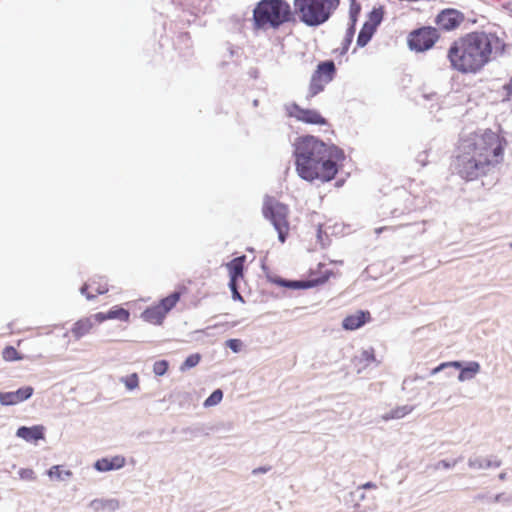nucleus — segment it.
<instances>
[{"instance_id":"423d86ee","label":"nucleus","mask_w":512,"mask_h":512,"mask_svg":"<svg viewBox=\"0 0 512 512\" xmlns=\"http://www.w3.org/2000/svg\"><path fill=\"white\" fill-rule=\"evenodd\" d=\"M185 288L179 291H174L167 297L161 299L157 304L146 308L141 318L153 325H162L167 314L177 305Z\"/></svg>"},{"instance_id":"20e7f679","label":"nucleus","mask_w":512,"mask_h":512,"mask_svg":"<svg viewBox=\"0 0 512 512\" xmlns=\"http://www.w3.org/2000/svg\"><path fill=\"white\" fill-rule=\"evenodd\" d=\"M294 20L291 6L285 0H261L253 9V30H277Z\"/></svg>"},{"instance_id":"c85d7f7f","label":"nucleus","mask_w":512,"mask_h":512,"mask_svg":"<svg viewBox=\"0 0 512 512\" xmlns=\"http://www.w3.org/2000/svg\"><path fill=\"white\" fill-rule=\"evenodd\" d=\"M200 360H201V356L198 353L189 355L186 358V360L184 361V363L182 364L181 370L184 371L186 369H190L192 367H195L196 365H198Z\"/></svg>"},{"instance_id":"4be33fe9","label":"nucleus","mask_w":512,"mask_h":512,"mask_svg":"<svg viewBox=\"0 0 512 512\" xmlns=\"http://www.w3.org/2000/svg\"><path fill=\"white\" fill-rule=\"evenodd\" d=\"M47 475L52 480L65 481L73 476V472L70 469H66L63 465H54L47 471Z\"/></svg>"},{"instance_id":"37998d69","label":"nucleus","mask_w":512,"mask_h":512,"mask_svg":"<svg viewBox=\"0 0 512 512\" xmlns=\"http://www.w3.org/2000/svg\"><path fill=\"white\" fill-rule=\"evenodd\" d=\"M397 212V209L395 210H389V213L392 214V217H396L394 214Z\"/></svg>"},{"instance_id":"e433bc0d","label":"nucleus","mask_w":512,"mask_h":512,"mask_svg":"<svg viewBox=\"0 0 512 512\" xmlns=\"http://www.w3.org/2000/svg\"><path fill=\"white\" fill-rule=\"evenodd\" d=\"M410 410H406V408H398L396 409L394 412H393V416L392 417H403L404 415H406Z\"/></svg>"},{"instance_id":"f704fd0d","label":"nucleus","mask_w":512,"mask_h":512,"mask_svg":"<svg viewBox=\"0 0 512 512\" xmlns=\"http://www.w3.org/2000/svg\"><path fill=\"white\" fill-rule=\"evenodd\" d=\"M229 287L233 293V298L242 300V297H241L240 293L238 292L237 282H234V285H233V282H229Z\"/></svg>"},{"instance_id":"5701e85b","label":"nucleus","mask_w":512,"mask_h":512,"mask_svg":"<svg viewBox=\"0 0 512 512\" xmlns=\"http://www.w3.org/2000/svg\"><path fill=\"white\" fill-rule=\"evenodd\" d=\"M374 32H375V29L372 26L364 23V25L361 28L359 35L357 37V46L358 47L366 46L368 44V42L371 40Z\"/></svg>"},{"instance_id":"dca6fc26","label":"nucleus","mask_w":512,"mask_h":512,"mask_svg":"<svg viewBox=\"0 0 512 512\" xmlns=\"http://www.w3.org/2000/svg\"><path fill=\"white\" fill-rule=\"evenodd\" d=\"M94 320L97 323H102L106 320L117 319L123 322H129L130 313L128 310L120 307L114 306L107 313L99 312L93 315Z\"/></svg>"},{"instance_id":"4468645a","label":"nucleus","mask_w":512,"mask_h":512,"mask_svg":"<svg viewBox=\"0 0 512 512\" xmlns=\"http://www.w3.org/2000/svg\"><path fill=\"white\" fill-rule=\"evenodd\" d=\"M462 15L454 9H447L442 11L436 17V24L443 30H453L461 23Z\"/></svg>"},{"instance_id":"c03bdc74","label":"nucleus","mask_w":512,"mask_h":512,"mask_svg":"<svg viewBox=\"0 0 512 512\" xmlns=\"http://www.w3.org/2000/svg\"><path fill=\"white\" fill-rule=\"evenodd\" d=\"M25 473H29V477H32V475L34 474L32 470H27L25 471Z\"/></svg>"},{"instance_id":"473e14b6","label":"nucleus","mask_w":512,"mask_h":512,"mask_svg":"<svg viewBox=\"0 0 512 512\" xmlns=\"http://www.w3.org/2000/svg\"><path fill=\"white\" fill-rule=\"evenodd\" d=\"M504 90L506 91V97L503 99V103L508 104L512 108V78L504 86Z\"/></svg>"},{"instance_id":"c9c22d12","label":"nucleus","mask_w":512,"mask_h":512,"mask_svg":"<svg viewBox=\"0 0 512 512\" xmlns=\"http://www.w3.org/2000/svg\"><path fill=\"white\" fill-rule=\"evenodd\" d=\"M426 159H427V152L423 151L417 155V162H419L422 166L426 165Z\"/></svg>"},{"instance_id":"ddd939ff","label":"nucleus","mask_w":512,"mask_h":512,"mask_svg":"<svg viewBox=\"0 0 512 512\" xmlns=\"http://www.w3.org/2000/svg\"><path fill=\"white\" fill-rule=\"evenodd\" d=\"M34 392L31 386L21 387L12 392H1L0 403L4 406L16 405L30 398Z\"/></svg>"},{"instance_id":"4c0bfd02","label":"nucleus","mask_w":512,"mask_h":512,"mask_svg":"<svg viewBox=\"0 0 512 512\" xmlns=\"http://www.w3.org/2000/svg\"><path fill=\"white\" fill-rule=\"evenodd\" d=\"M268 470H269V468H263V467H261V468L254 469V470H253V473H254V474H257V473H265V472H267Z\"/></svg>"},{"instance_id":"393cba45","label":"nucleus","mask_w":512,"mask_h":512,"mask_svg":"<svg viewBox=\"0 0 512 512\" xmlns=\"http://www.w3.org/2000/svg\"><path fill=\"white\" fill-rule=\"evenodd\" d=\"M2 357L5 361H18L22 360L23 357L13 346H6L2 351Z\"/></svg>"},{"instance_id":"412c9836","label":"nucleus","mask_w":512,"mask_h":512,"mask_svg":"<svg viewBox=\"0 0 512 512\" xmlns=\"http://www.w3.org/2000/svg\"><path fill=\"white\" fill-rule=\"evenodd\" d=\"M245 261L246 256L242 255L232 259L230 262L226 264V268L229 272L230 277L229 282H238L239 279L243 278Z\"/></svg>"},{"instance_id":"6ab92c4d","label":"nucleus","mask_w":512,"mask_h":512,"mask_svg":"<svg viewBox=\"0 0 512 512\" xmlns=\"http://www.w3.org/2000/svg\"><path fill=\"white\" fill-rule=\"evenodd\" d=\"M125 458L121 455H116L112 458H101L97 460L94 467L99 472H107L111 470H117L125 465Z\"/></svg>"},{"instance_id":"9d476101","label":"nucleus","mask_w":512,"mask_h":512,"mask_svg":"<svg viewBox=\"0 0 512 512\" xmlns=\"http://www.w3.org/2000/svg\"><path fill=\"white\" fill-rule=\"evenodd\" d=\"M262 211L265 219L271 221L272 224H288V206L277 199L265 196Z\"/></svg>"},{"instance_id":"aec40b11","label":"nucleus","mask_w":512,"mask_h":512,"mask_svg":"<svg viewBox=\"0 0 512 512\" xmlns=\"http://www.w3.org/2000/svg\"><path fill=\"white\" fill-rule=\"evenodd\" d=\"M16 435L27 442H36L44 439V427L41 425L32 427L22 426L17 429Z\"/></svg>"},{"instance_id":"0eeeda50","label":"nucleus","mask_w":512,"mask_h":512,"mask_svg":"<svg viewBox=\"0 0 512 512\" xmlns=\"http://www.w3.org/2000/svg\"><path fill=\"white\" fill-rule=\"evenodd\" d=\"M309 279L302 281H286L280 280L281 286L294 289H307L326 283L334 273L332 270L326 269L325 264L319 263L315 269L309 270Z\"/></svg>"},{"instance_id":"f257e3e1","label":"nucleus","mask_w":512,"mask_h":512,"mask_svg":"<svg viewBox=\"0 0 512 512\" xmlns=\"http://www.w3.org/2000/svg\"><path fill=\"white\" fill-rule=\"evenodd\" d=\"M504 143L505 141L491 130L461 137L453 161L454 171L467 181L488 174L503 161Z\"/></svg>"},{"instance_id":"a878e982","label":"nucleus","mask_w":512,"mask_h":512,"mask_svg":"<svg viewBox=\"0 0 512 512\" xmlns=\"http://www.w3.org/2000/svg\"><path fill=\"white\" fill-rule=\"evenodd\" d=\"M359 362L361 364H363L364 367H367L371 363L376 362V357H375L374 349L373 348H369V349L363 350L360 353Z\"/></svg>"},{"instance_id":"a19ab883","label":"nucleus","mask_w":512,"mask_h":512,"mask_svg":"<svg viewBox=\"0 0 512 512\" xmlns=\"http://www.w3.org/2000/svg\"><path fill=\"white\" fill-rule=\"evenodd\" d=\"M317 236L318 238L320 239V241L322 242V230H321V226L319 227L318 231H317Z\"/></svg>"},{"instance_id":"f03ea898","label":"nucleus","mask_w":512,"mask_h":512,"mask_svg":"<svg viewBox=\"0 0 512 512\" xmlns=\"http://www.w3.org/2000/svg\"><path fill=\"white\" fill-rule=\"evenodd\" d=\"M293 155L299 177L309 182L332 180L338 172V163L345 159L343 150L310 135L297 138Z\"/></svg>"},{"instance_id":"2f4dec72","label":"nucleus","mask_w":512,"mask_h":512,"mask_svg":"<svg viewBox=\"0 0 512 512\" xmlns=\"http://www.w3.org/2000/svg\"><path fill=\"white\" fill-rule=\"evenodd\" d=\"M169 364L166 360L156 361L153 365V372L158 375H164L168 370Z\"/></svg>"},{"instance_id":"f8f14e48","label":"nucleus","mask_w":512,"mask_h":512,"mask_svg":"<svg viewBox=\"0 0 512 512\" xmlns=\"http://www.w3.org/2000/svg\"><path fill=\"white\" fill-rule=\"evenodd\" d=\"M447 367H454L461 369L458 379L459 381H466L475 377L480 371V365L478 362H470L466 367L462 368V364L459 361L443 362L431 371V375H435Z\"/></svg>"},{"instance_id":"cd10ccee","label":"nucleus","mask_w":512,"mask_h":512,"mask_svg":"<svg viewBox=\"0 0 512 512\" xmlns=\"http://www.w3.org/2000/svg\"><path fill=\"white\" fill-rule=\"evenodd\" d=\"M361 6L358 4L355 0L351 1L350 8H349V19L350 24L349 25H356L357 18L360 14Z\"/></svg>"},{"instance_id":"a18cd8bd","label":"nucleus","mask_w":512,"mask_h":512,"mask_svg":"<svg viewBox=\"0 0 512 512\" xmlns=\"http://www.w3.org/2000/svg\"><path fill=\"white\" fill-rule=\"evenodd\" d=\"M258 104H259V101L257 99L253 101V106L257 107Z\"/></svg>"},{"instance_id":"ea45409f","label":"nucleus","mask_w":512,"mask_h":512,"mask_svg":"<svg viewBox=\"0 0 512 512\" xmlns=\"http://www.w3.org/2000/svg\"><path fill=\"white\" fill-rule=\"evenodd\" d=\"M376 485L374 483H371V482H368L366 484L363 485V488H375Z\"/></svg>"},{"instance_id":"bb28decb","label":"nucleus","mask_w":512,"mask_h":512,"mask_svg":"<svg viewBox=\"0 0 512 512\" xmlns=\"http://www.w3.org/2000/svg\"><path fill=\"white\" fill-rule=\"evenodd\" d=\"M354 34H355V26L349 25L346 30V34H345V37H344L343 43H342V51H341L342 54H344L348 51V48H349L350 44L352 43Z\"/></svg>"},{"instance_id":"2eb2a0df","label":"nucleus","mask_w":512,"mask_h":512,"mask_svg":"<svg viewBox=\"0 0 512 512\" xmlns=\"http://www.w3.org/2000/svg\"><path fill=\"white\" fill-rule=\"evenodd\" d=\"M371 320L369 311L359 310L354 314L348 315L343 319L342 327L345 330H356Z\"/></svg>"},{"instance_id":"6e6552de","label":"nucleus","mask_w":512,"mask_h":512,"mask_svg":"<svg viewBox=\"0 0 512 512\" xmlns=\"http://www.w3.org/2000/svg\"><path fill=\"white\" fill-rule=\"evenodd\" d=\"M335 72L336 67L333 61L329 60L319 63L311 77L310 95L315 96L323 91L324 87L333 80Z\"/></svg>"},{"instance_id":"1a4fd4ad","label":"nucleus","mask_w":512,"mask_h":512,"mask_svg":"<svg viewBox=\"0 0 512 512\" xmlns=\"http://www.w3.org/2000/svg\"><path fill=\"white\" fill-rule=\"evenodd\" d=\"M438 38L439 34L437 29L432 27H423L409 34L408 46L413 51L424 52L430 49Z\"/></svg>"},{"instance_id":"9b49d317","label":"nucleus","mask_w":512,"mask_h":512,"mask_svg":"<svg viewBox=\"0 0 512 512\" xmlns=\"http://www.w3.org/2000/svg\"><path fill=\"white\" fill-rule=\"evenodd\" d=\"M289 116L296 118L307 124H326L325 118H323L316 110L302 109L297 104L293 103L286 107Z\"/></svg>"},{"instance_id":"72a5a7b5","label":"nucleus","mask_w":512,"mask_h":512,"mask_svg":"<svg viewBox=\"0 0 512 512\" xmlns=\"http://www.w3.org/2000/svg\"><path fill=\"white\" fill-rule=\"evenodd\" d=\"M226 345L235 353L239 352L242 348V341L239 339H229Z\"/></svg>"},{"instance_id":"79ce46f5","label":"nucleus","mask_w":512,"mask_h":512,"mask_svg":"<svg viewBox=\"0 0 512 512\" xmlns=\"http://www.w3.org/2000/svg\"><path fill=\"white\" fill-rule=\"evenodd\" d=\"M506 7H507V8L509 9V11L512 13V0H511V1H509V2L507 3V6H506Z\"/></svg>"},{"instance_id":"09e8293b","label":"nucleus","mask_w":512,"mask_h":512,"mask_svg":"<svg viewBox=\"0 0 512 512\" xmlns=\"http://www.w3.org/2000/svg\"><path fill=\"white\" fill-rule=\"evenodd\" d=\"M381 231H382V228H378V229H376V233H377V234L381 233Z\"/></svg>"},{"instance_id":"49530a36","label":"nucleus","mask_w":512,"mask_h":512,"mask_svg":"<svg viewBox=\"0 0 512 512\" xmlns=\"http://www.w3.org/2000/svg\"><path fill=\"white\" fill-rule=\"evenodd\" d=\"M279 236H280L281 241L284 242V236L282 235L281 231H279Z\"/></svg>"},{"instance_id":"c756f323","label":"nucleus","mask_w":512,"mask_h":512,"mask_svg":"<svg viewBox=\"0 0 512 512\" xmlns=\"http://www.w3.org/2000/svg\"><path fill=\"white\" fill-rule=\"evenodd\" d=\"M123 382L128 390H134L139 385V378L136 373H132L123 379Z\"/></svg>"},{"instance_id":"b1692460","label":"nucleus","mask_w":512,"mask_h":512,"mask_svg":"<svg viewBox=\"0 0 512 512\" xmlns=\"http://www.w3.org/2000/svg\"><path fill=\"white\" fill-rule=\"evenodd\" d=\"M383 14L384 12L381 7L374 8L369 14V21L365 22V24L372 26L376 30V27L381 23L383 19Z\"/></svg>"},{"instance_id":"58836bf2","label":"nucleus","mask_w":512,"mask_h":512,"mask_svg":"<svg viewBox=\"0 0 512 512\" xmlns=\"http://www.w3.org/2000/svg\"><path fill=\"white\" fill-rule=\"evenodd\" d=\"M390 207H386L385 210L382 212V218L380 219L381 221H385L388 219V217L386 216L387 215V210H389Z\"/></svg>"},{"instance_id":"7c9ffc66","label":"nucleus","mask_w":512,"mask_h":512,"mask_svg":"<svg viewBox=\"0 0 512 512\" xmlns=\"http://www.w3.org/2000/svg\"><path fill=\"white\" fill-rule=\"evenodd\" d=\"M223 397V393L220 389L215 390L204 402L205 406H213L218 404Z\"/></svg>"},{"instance_id":"7ed1b4c3","label":"nucleus","mask_w":512,"mask_h":512,"mask_svg":"<svg viewBox=\"0 0 512 512\" xmlns=\"http://www.w3.org/2000/svg\"><path fill=\"white\" fill-rule=\"evenodd\" d=\"M504 48V41L495 33L471 32L453 43L448 58L456 70L475 73L500 56Z\"/></svg>"},{"instance_id":"f3484780","label":"nucleus","mask_w":512,"mask_h":512,"mask_svg":"<svg viewBox=\"0 0 512 512\" xmlns=\"http://www.w3.org/2000/svg\"><path fill=\"white\" fill-rule=\"evenodd\" d=\"M95 323L97 322L94 320L93 315L83 317L73 324L70 332L75 340H79L92 331Z\"/></svg>"},{"instance_id":"a211bd4d","label":"nucleus","mask_w":512,"mask_h":512,"mask_svg":"<svg viewBox=\"0 0 512 512\" xmlns=\"http://www.w3.org/2000/svg\"><path fill=\"white\" fill-rule=\"evenodd\" d=\"M108 292V286L103 281L95 279L89 280L81 287V293L88 299H94L97 295H102Z\"/></svg>"},{"instance_id":"de8ad7c7","label":"nucleus","mask_w":512,"mask_h":512,"mask_svg":"<svg viewBox=\"0 0 512 512\" xmlns=\"http://www.w3.org/2000/svg\"><path fill=\"white\" fill-rule=\"evenodd\" d=\"M331 263L343 264V261H331Z\"/></svg>"},{"instance_id":"39448f33","label":"nucleus","mask_w":512,"mask_h":512,"mask_svg":"<svg viewBox=\"0 0 512 512\" xmlns=\"http://www.w3.org/2000/svg\"><path fill=\"white\" fill-rule=\"evenodd\" d=\"M340 0H294V12L309 27L327 22L338 8Z\"/></svg>"}]
</instances>
